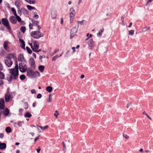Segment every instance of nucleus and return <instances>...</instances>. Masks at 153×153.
Here are the masks:
<instances>
[{"label": "nucleus", "instance_id": "obj_42", "mask_svg": "<svg viewBox=\"0 0 153 153\" xmlns=\"http://www.w3.org/2000/svg\"><path fill=\"white\" fill-rule=\"evenodd\" d=\"M16 19L19 22H21V19L18 15L15 16Z\"/></svg>", "mask_w": 153, "mask_h": 153}, {"label": "nucleus", "instance_id": "obj_5", "mask_svg": "<svg viewBox=\"0 0 153 153\" xmlns=\"http://www.w3.org/2000/svg\"><path fill=\"white\" fill-rule=\"evenodd\" d=\"M19 68L20 71L24 73L25 72L27 69L26 65L23 63H21L19 64Z\"/></svg>", "mask_w": 153, "mask_h": 153}, {"label": "nucleus", "instance_id": "obj_54", "mask_svg": "<svg viewBox=\"0 0 153 153\" xmlns=\"http://www.w3.org/2000/svg\"><path fill=\"white\" fill-rule=\"evenodd\" d=\"M84 21V20H83L82 21H78L77 22L78 24H80L81 25H82L83 22V21Z\"/></svg>", "mask_w": 153, "mask_h": 153}, {"label": "nucleus", "instance_id": "obj_33", "mask_svg": "<svg viewBox=\"0 0 153 153\" xmlns=\"http://www.w3.org/2000/svg\"><path fill=\"white\" fill-rule=\"evenodd\" d=\"M26 27L25 26H22L20 28V30L22 33H24L25 32Z\"/></svg>", "mask_w": 153, "mask_h": 153}, {"label": "nucleus", "instance_id": "obj_38", "mask_svg": "<svg viewBox=\"0 0 153 153\" xmlns=\"http://www.w3.org/2000/svg\"><path fill=\"white\" fill-rule=\"evenodd\" d=\"M24 107L25 109H27L28 108V104L27 102H25L24 103Z\"/></svg>", "mask_w": 153, "mask_h": 153}, {"label": "nucleus", "instance_id": "obj_12", "mask_svg": "<svg viewBox=\"0 0 153 153\" xmlns=\"http://www.w3.org/2000/svg\"><path fill=\"white\" fill-rule=\"evenodd\" d=\"M18 61L20 62H26V61L24 59L23 54L22 53H20L19 54L18 57Z\"/></svg>", "mask_w": 153, "mask_h": 153}, {"label": "nucleus", "instance_id": "obj_46", "mask_svg": "<svg viewBox=\"0 0 153 153\" xmlns=\"http://www.w3.org/2000/svg\"><path fill=\"white\" fill-rule=\"evenodd\" d=\"M74 16H70V22L71 23H73L74 21Z\"/></svg>", "mask_w": 153, "mask_h": 153}, {"label": "nucleus", "instance_id": "obj_50", "mask_svg": "<svg viewBox=\"0 0 153 153\" xmlns=\"http://www.w3.org/2000/svg\"><path fill=\"white\" fill-rule=\"evenodd\" d=\"M39 16L38 15L36 14H35V15L33 17V18L36 19H37L39 18Z\"/></svg>", "mask_w": 153, "mask_h": 153}, {"label": "nucleus", "instance_id": "obj_27", "mask_svg": "<svg viewBox=\"0 0 153 153\" xmlns=\"http://www.w3.org/2000/svg\"><path fill=\"white\" fill-rule=\"evenodd\" d=\"M24 116L25 117L30 118L32 117V115L29 112H27L26 113Z\"/></svg>", "mask_w": 153, "mask_h": 153}, {"label": "nucleus", "instance_id": "obj_19", "mask_svg": "<svg viewBox=\"0 0 153 153\" xmlns=\"http://www.w3.org/2000/svg\"><path fill=\"white\" fill-rule=\"evenodd\" d=\"M31 21L32 22V26L33 25H36V26H38L39 24V22L37 21H35L33 19H31Z\"/></svg>", "mask_w": 153, "mask_h": 153}, {"label": "nucleus", "instance_id": "obj_62", "mask_svg": "<svg viewBox=\"0 0 153 153\" xmlns=\"http://www.w3.org/2000/svg\"><path fill=\"white\" fill-rule=\"evenodd\" d=\"M40 150L41 149L40 148V147H39V148L36 149V151L38 153H39Z\"/></svg>", "mask_w": 153, "mask_h": 153}, {"label": "nucleus", "instance_id": "obj_63", "mask_svg": "<svg viewBox=\"0 0 153 153\" xmlns=\"http://www.w3.org/2000/svg\"><path fill=\"white\" fill-rule=\"evenodd\" d=\"M39 136H38L37 137H36L34 139V142L35 143L36 141L39 139Z\"/></svg>", "mask_w": 153, "mask_h": 153}, {"label": "nucleus", "instance_id": "obj_48", "mask_svg": "<svg viewBox=\"0 0 153 153\" xmlns=\"http://www.w3.org/2000/svg\"><path fill=\"white\" fill-rule=\"evenodd\" d=\"M18 13L19 15L21 16L22 14V11H21V9H19L18 10Z\"/></svg>", "mask_w": 153, "mask_h": 153}, {"label": "nucleus", "instance_id": "obj_36", "mask_svg": "<svg viewBox=\"0 0 153 153\" xmlns=\"http://www.w3.org/2000/svg\"><path fill=\"white\" fill-rule=\"evenodd\" d=\"M0 78L3 79L4 78V75L2 72L0 71Z\"/></svg>", "mask_w": 153, "mask_h": 153}, {"label": "nucleus", "instance_id": "obj_55", "mask_svg": "<svg viewBox=\"0 0 153 153\" xmlns=\"http://www.w3.org/2000/svg\"><path fill=\"white\" fill-rule=\"evenodd\" d=\"M131 103H132L131 102L128 103L126 105V108H128L130 105H131Z\"/></svg>", "mask_w": 153, "mask_h": 153}, {"label": "nucleus", "instance_id": "obj_22", "mask_svg": "<svg viewBox=\"0 0 153 153\" xmlns=\"http://www.w3.org/2000/svg\"><path fill=\"white\" fill-rule=\"evenodd\" d=\"M33 45L34 46V48L36 50L39 48V45L38 44V42H34Z\"/></svg>", "mask_w": 153, "mask_h": 153}, {"label": "nucleus", "instance_id": "obj_28", "mask_svg": "<svg viewBox=\"0 0 153 153\" xmlns=\"http://www.w3.org/2000/svg\"><path fill=\"white\" fill-rule=\"evenodd\" d=\"M46 90L48 92H51L52 91V88L51 86H48L46 88Z\"/></svg>", "mask_w": 153, "mask_h": 153}, {"label": "nucleus", "instance_id": "obj_25", "mask_svg": "<svg viewBox=\"0 0 153 153\" xmlns=\"http://www.w3.org/2000/svg\"><path fill=\"white\" fill-rule=\"evenodd\" d=\"M20 3L18 0L15 1V4L18 9H19L20 7Z\"/></svg>", "mask_w": 153, "mask_h": 153}, {"label": "nucleus", "instance_id": "obj_9", "mask_svg": "<svg viewBox=\"0 0 153 153\" xmlns=\"http://www.w3.org/2000/svg\"><path fill=\"white\" fill-rule=\"evenodd\" d=\"M30 63L31 67L34 69L35 68V62L33 57H31L29 60Z\"/></svg>", "mask_w": 153, "mask_h": 153}, {"label": "nucleus", "instance_id": "obj_7", "mask_svg": "<svg viewBox=\"0 0 153 153\" xmlns=\"http://www.w3.org/2000/svg\"><path fill=\"white\" fill-rule=\"evenodd\" d=\"M4 62L5 65L8 67H10L13 64V61L11 60L7 57L5 59Z\"/></svg>", "mask_w": 153, "mask_h": 153}, {"label": "nucleus", "instance_id": "obj_49", "mask_svg": "<svg viewBox=\"0 0 153 153\" xmlns=\"http://www.w3.org/2000/svg\"><path fill=\"white\" fill-rule=\"evenodd\" d=\"M42 97V95L40 94H39L37 96V98L38 99H40Z\"/></svg>", "mask_w": 153, "mask_h": 153}, {"label": "nucleus", "instance_id": "obj_61", "mask_svg": "<svg viewBox=\"0 0 153 153\" xmlns=\"http://www.w3.org/2000/svg\"><path fill=\"white\" fill-rule=\"evenodd\" d=\"M4 135L3 133L0 134V138H2L4 137Z\"/></svg>", "mask_w": 153, "mask_h": 153}, {"label": "nucleus", "instance_id": "obj_11", "mask_svg": "<svg viewBox=\"0 0 153 153\" xmlns=\"http://www.w3.org/2000/svg\"><path fill=\"white\" fill-rule=\"evenodd\" d=\"M10 22L13 24H16L17 22V21L15 17L13 16H11L9 19Z\"/></svg>", "mask_w": 153, "mask_h": 153}, {"label": "nucleus", "instance_id": "obj_10", "mask_svg": "<svg viewBox=\"0 0 153 153\" xmlns=\"http://www.w3.org/2000/svg\"><path fill=\"white\" fill-rule=\"evenodd\" d=\"M9 43L10 42H9L7 41H5L4 42L3 44L4 49L7 51H9V47L8 46V45Z\"/></svg>", "mask_w": 153, "mask_h": 153}, {"label": "nucleus", "instance_id": "obj_15", "mask_svg": "<svg viewBox=\"0 0 153 153\" xmlns=\"http://www.w3.org/2000/svg\"><path fill=\"white\" fill-rule=\"evenodd\" d=\"M19 41L20 42V46L22 47V48L25 50V43L23 40L20 39H19Z\"/></svg>", "mask_w": 153, "mask_h": 153}, {"label": "nucleus", "instance_id": "obj_18", "mask_svg": "<svg viewBox=\"0 0 153 153\" xmlns=\"http://www.w3.org/2000/svg\"><path fill=\"white\" fill-rule=\"evenodd\" d=\"M70 16H74L75 14V10L73 8H71L70 9Z\"/></svg>", "mask_w": 153, "mask_h": 153}, {"label": "nucleus", "instance_id": "obj_56", "mask_svg": "<svg viewBox=\"0 0 153 153\" xmlns=\"http://www.w3.org/2000/svg\"><path fill=\"white\" fill-rule=\"evenodd\" d=\"M31 93L32 94H35L36 93V91L34 89H32L31 90Z\"/></svg>", "mask_w": 153, "mask_h": 153}, {"label": "nucleus", "instance_id": "obj_6", "mask_svg": "<svg viewBox=\"0 0 153 153\" xmlns=\"http://www.w3.org/2000/svg\"><path fill=\"white\" fill-rule=\"evenodd\" d=\"M88 48L90 50H92L95 46V42L94 41L93 39H90L88 42Z\"/></svg>", "mask_w": 153, "mask_h": 153}, {"label": "nucleus", "instance_id": "obj_58", "mask_svg": "<svg viewBox=\"0 0 153 153\" xmlns=\"http://www.w3.org/2000/svg\"><path fill=\"white\" fill-rule=\"evenodd\" d=\"M3 69V67L2 64L0 63V71H1Z\"/></svg>", "mask_w": 153, "mask_h": 153}, {"label": "nucleus", "instance_id": "obj_40", "mask_svg": "<svg viewBox=\"0 0 153 153\" xmlns=\"http://www.w3.org/2000/svg\"><path fill=\"white\" fill-rule=\"evenodd\" d=\"M19 78L21 80H23L25 79V76L24 75L22 74L20 76Z\"/></svg>", "mask_w": 153, "mask_h": 153}, {"label": "nucleus", "instance_id": "obj_2", "mask_svg": "<svg viewBox=\"0 0 153 153\" xmlns=\"http://www.w3.org/2000/svg\"><path fill=\"white\" fill-rule=\"evenodd\" d=\"M36 74L37 76H39L40 74L37 71L34 72L31 70H28L27 71V75L28 76L31 77L33 78H35L36 76Z\"/></svg>", "mask_w": 153, "mask_h": 153}, {"label": "nucleus", "instance_id": "obj_17", "mask_svg": "<svg viewBox=\"0 0 153 153\" xmlns=\"http://www.w3.org/2000/svg\"><path fill=\"white\" fill-rule=\"evenodd\" d=\"M6 147V144L5 143L0 142V149L3 150Z\"/></svg>", "mask_w": 153, "mask_h": 153}, {"label": "nucleus", "instance_id": "obj_60", "mask_svg": "<svg viewBox=\"0 0 153 153\" xmlns=\"http://www.w3.org/2000/svg\"><path fill=\"white\" fill-rule=\"evenodd\" d=\"M37 26V27L38 28V31H39L40 32V29L41 28V27L38 25V26Z\"/></svg>", "mask_w": 153, "mask_h": 153}, {"label": "nucleus", "instance_id": "obj_59", "mask_svg": "<svg viewBox=\"0 0 153 153\" xmlns=\"http://www.w3.org/2000/svg\"><path fill=\"white\" fill-rule=\"evenodd\" d=\"M31 25H32V24H31L30 23L29 25V29L30 30L32 29H33V28L32 26H31Z\"/></svg>", "mask_w": 153, "mask_h": 153}, {"label": "nucleus", "instance_id": "obj_16", "mask_svg": "<svg viewBox=\"0 0 153 153\" xmlns=\"http://www.w3.org/2000/svg\"><path fill=\"white\" fill-rule=\"evenodd\" d=\"M51 17L53 19H55L56 16V12L55 11L52 10L51 11Z\"/></svg>", "mask_w": 153, "mask_h": 153}, {"label": "nucleus", "instance_id": "obj_30", "mask_svg": "<svg viewBox=\"0 0 153 153\" xmlns=\"http://www.w3.org/2000/svg\"><path fill=\"white\" fill-rule=\"evenodd\" d=\"M27 9L30 10H31L33 9L35 10L36 9V8L35 7H32L30 5H27Z\"/></svg>", "mask_w": 153, "mask_h": 153}, {"label": "nucleus", "instance_id": "obj_14", "mask_svg": "<svg viewBox=\"0 0 153 153\" xmlns=\"http://www.w3.org/2000/svg\"><path fill=\"white\" fill-rule=\"evenodd\" d=\"M23 121H19L17 122H15L14 124V126L15 127H17V126L19 127H22V124L24 123Z\"/></svg>", "mask_w": 153, "mask_h": 153}, {"label": "nucleus", "instance_id": "obj_3", "mask_svg": "<svg viewBox=\"0 0 153 153\" xmlns=\"http://www.w3.org/2000/svg\"><path fill=\"white\" fill-rule=\"evenodd\" d=\"M30 35L34 38L38 39L41 37H43L44 35L42 34L39 31H35L32 32L30 33Z\"/></svg>", "mask_w": 153, "mask_h": 153}, {"label": "nucleus", "instance_id": "obj_34", "mask_svg": "<svg viewBox=\"0 0 153 153\" xmlns=\"http://www.w3.org/2000/svg\"><path fill=\"white\" fill-rule=\"evenodd\" d=\"M9 113V110L7 108H6L5 110V111L4 113V115L5 116H7Z\"/></svg>", "mask_w": 153, "mask_h": 153}, {"label": "nucleus", "instance_id": "obj_4", "mask_svg": "<svg viewBox=\"0 0 153 153\" xmlns=\"http://www.w3.org/2000/svg\"><path fill=\"white\" fill-rule=\"evenodd\" d=\"M1 21L2 24L9 31L10 30L11 28L7 19L6 18H2L1 19Z\"/></svg>", "mask_w": 153, "mask_h": 153}, {"label": "nucleus", "instance_id": "obj_1", "mask_svg": "<svg viewBox=\"0 0 153 153\" xmlns=\"http://www.w3.org/2000/svg\"><path fill=\"white\" fill-rule=\"evenodd\" d=\"M15 67L13 68L10 69V73L13 76V80L17 79L19 75V67L16 60L15 62Z\"/></svg>", "mask_w": 153, "mask_h": 153}, {"label": "nucleus", "instance_id": "obj_21", "mask_svg": "<svg viewBox=\"0 0 153 153\" xmlns=\"http://www.w3.org/2000/svg\"><path fill=\"white\" fill-rule=\"evenodd\" d=\"M13 79V77L11 74L8 75L7 77V80L9 82H11Z\"/></svg>", "mask_w": 153, "mask_h": 153}, {"label": "nucleus", "instance_id": "obj_32", "mask_svg": "<svg viewBox=\"0 0 153 153\" xmlns=\"http://www.w3.org/2000/svg\"><path fill=\"white\" fill-rule=\"evenodd\" d=\"M5 131L7 133L10 132L11 131V128L9 127H6L5 128Z\"/></svg>", "mask_w": 153, "mask_h": 153}, {"label": "nucleus", "instance_id": "obj_39", "mask_svg": "<svg viewBox=\"0 0 153 153\" xmlns=\"http://www.w3.org/2000/svg\"><path fill=\"white\" fill-rule=\"evenodd\" d=\"M38 127H40L41 128V129L42 130H44L48 128V126L47 125H46L44 127L39 126H38Z\"/></svg>", "mask_w": 153, "mask_h": 153}, {"label": "nucleus", "instance_id": "obj_52", "mask_svg": "<svg viewBox=\"0 0 153 153\" xmlns=\"http://www.w3.org/2000/svg\"><path fill=\"white\" fill-rule=\"evenodd\" d=\"M102 35V33H100V31H99V32L97 33V35L98 37H100Z\"/></svg>", "mask_w": 153, "mask_h": 153}, {"label": "nucleus", "instance_id": "obj_20", "mask_svg": "<svg viewBox=\"0 0 153 153\" xmlns=\"http://www.w3.org/2000/svg\"><path fill=\"white\" fill-rule=\"evenodd\" d=\"M11 98V96L10 94L5 95V100L6 102H8Z\"/></svg>", "mask_w": 153, "mask_h": 153}, {"label": "nucleus", "instance_id": "obj_44", "mask_svg": "<svg viewBox=\"0 0 153 153\" xmlns=\"http://www.w3.org/2000/svg\"><path fill=\"white\" fill-rule=\"evenodd\" d=\"M5 102L3 98H1L0 99V104H4Z\"/></svg>", "mask_w": 153, "mask_h": 153}, {"label": "nucleus", "instance_id": "obj_26", "mask_svg": "<svg viewBox=\"0 0 153 153\" xmlns=\"http://www.w3.org/2000/svg\"><path fill=\"white\" fill-rule=\"evenodd\" d=\"M21 11L24 15H26L28 13L27 10L24 8H21Z\"/></svg>", "mask_w": 153, "mask_h": 153}, {"label": "nucleus", "instance_id": "obj_8", "mask_svg": "<svg viewBox=\"0 0 153 153\" xmlns=\"http://www.w3.org/2000/svg\"><path fill=\"white\" fill-rule=\"evenodd\" d=\"M77 31V29L75 27L72 28L70 31V39H72L74 36L76 35V32Z\"/></svg>", "mask_w": 153, "mask_h": 153}, {"label": "nucleus", "instance_id": "obj_31", "mask_svg": "<svg viewBox=\"0 0 153 153\" xmlns=\"http://www.w3.org/2000/svg\"><path fill=\"white\" fill-rule=\"evenodd\" d=\"M11 10L13 13L14 15L15 16L17 15L16 11L14 8H11Z\"/></svg>", "mask_w": 153, "mask_h": 153}, {"label": "nucleus", "instance_id": "obj_53", "mask_svg": "<svg viewBox=\"0 0 153 153\" xmlns=\"http://www.w3.org/2000/svg\"><path fill=\"white\" fill-rule=\"evenodd\" d=\"M72 49L73 50V51L72 52V53H73L75 51V48L74 47H72Z\"/></svg>", "mask_w": 153, "mask_h": 153}, {"label": "nucleus", "instance_id": "obj_37", "mask_svg": "<svg viewBox=\"0 0 153 153\" xmlns=\"http://www.w3.org/2000/svg\"><path fill=\"white\" fill-rule=\"evenodd\" d=\"M92 36V34H89L88 33H87L86 34V36L88 37V38H86L85 39V41H87L89 38L91 37Z\"/></svg>", "mask_w": 153, "mask_h": 153}, {"label": "nucleus", "instance_id": "obj_35", "mask_svg": "<svg viewBox=\"0 0 153 153\" xmlns=\"http://www.w3.org/2000/svg\"><path fill=\"white\" fill-rule=\"evenodd\" d=\"M62 54H60L59 56H58L57 55H56L54 56H53L52 59V61H55L56 59L58 57H60L62 56Z\"/></svg>", "mask_w": 153, "mask_h": 153}, {"label": "nucleus", "instance_id": "obj_45", "mask_svg": "<svg viewBox=\"0 0 153 153\" xmlns=\"http://www.w3.org/2000/svg\"><path fill=\"white\" fill-rule=\"evenodd\" d=\"M123 137L125 138L126 139H127L129 138V137L125 133H123Z\"/></svg>", "mask_w": 153, "mask_h": 153}, {"label": "nucleus", "instance_id": "obj_13", "mask_svg": "<svg viewBox=\"0 0 153 153\" xmlns=\"http://www.w3.org/2000/svg\"><path fill=\"white\" fill-rule=\"evenodd\" d=\"M6 57L11 59H13L14 60H16V58L13 53H10L8 54Z\"/></svg>", "mask_w": 153, "mask_h": 153}, {"label": "nucleus", "instance_id": "obj_23", "mask_svg": "<svg viewBox=\"0 0 153 153\" xmlns=\"http://www.w3.org/2000/svg\"><path fill=\"white\" fill-rule=\"evenodd\" d=\"M44 68V66L42 65H39L38 68L39 70L41 72L43 71Z\"/></svg>", "mask_w": 153, "mask_h": 153}, {"label": "nucleus", "instance_id": "obj_51", "mask_svg": "<svg viewBox=\"0 0 153 153\" xmlns=\"http://www.w3.org/2000/svg\"><path fill=\"white\" fill-rule=\"evenodd\" d=\"M62 143H63V151H65L66 149V145H65V144L64 142H62Z\"/></svg>", "mask_w": 153, "mask_h": 153}, {"label": "nucleus", "instance_id": "obj_29", "mask_svg": "<svg viewBox=\"0 0 153 153\" xmlns=\"http://www.w3.org/2000/svg\"><path fill=\"white\" fill-rule=\"evenodd\" d=\"M150 26H148V27L146 26L144 28H143L142 29V31L143 32H145L146 31H147L150 28Z\"/></svg>", "mask_w": 153, "mask_h": 153}, {"label": "nucleus", "instance_id": "obj_64", "mask_svg": "<svg viewBox=\"0 0 153 153\" xmlns=\"http://www.w3.org/2000/svg\"><path fill=\"white\" fill-rule=\"evenodd\" d=\"M59 51L58 49H56L53 52V54H55L58 51Z\"/></svg>", "mask_w": 153, "mask_h": 153}, {"label": "nucleus", "instance_id": "obj_24", "mask_svg": "<svg viewBox=\"0 0 153 153\" xmlns=\"http://www.w3.org/2000/svg\"><path fill=\"white\" fill-rule=\"evenodd\" d=\"M25 1L30 4H34L36 3L35 0H25Z\"/></svg>", "mask_w": 153, "mask_h": 153}, {"label": "nucleus", "instance_id": "obj_43", "mask_svg": "<svg viewBox=\"0 0 153 153\" xmlns=\"http://www.w3.org/2000/svg\"><path fill=\"white\" fill-rule=\"evenodd\" d=\"M134 30H131L129 31V35L132 36L134 34Z\"/></svg>", "mask_w": 153, "mask_h": 153}, {"label": "nucleus", "instance_id": "obj_41", "mask_svg": "<svg viewBox=\"0 0 153 153\" xmlns=\"http://www.w3.org/2000/svg\"><path fill=\"white\" fill-rule=\"evenodd\" d=\"M26 49L27 50L28 53L30 54L32 53V51L30 48L28 47H26Z\"/></svg>", "mask_w": 153, "mask_h": 153}, {"label": "nucleus", "instance_id": "obj_47", "mask_svg": "<svg viewBox=\"0 0 153 153\" xmlns=\"http://www.w3.org/2000/svg\"><path fill=\"white\" fill-rule=\"evenodd\" d=\"M5 108L4 104H0V110L1 109H3Z\"/></svg>", "mask_w": 153, "mask_h": 153}, {"label": "nucleus", "instance_id": "obj_57", "mask_svg": "<svg viewBox=\"0 0 153 153\" xmlns=\"http://www.w3.org/2000/svg\"><path fill=\"white\" fill-rule=\"evenodd\" d=\"M3 84H4L3 81L1 79H0V86L2 85Z\"/></svg>", "mask_w": 153, "mask_h": 153}]
</instances>
